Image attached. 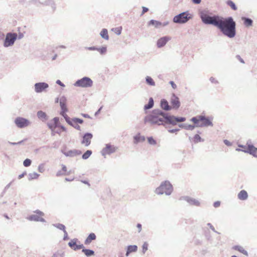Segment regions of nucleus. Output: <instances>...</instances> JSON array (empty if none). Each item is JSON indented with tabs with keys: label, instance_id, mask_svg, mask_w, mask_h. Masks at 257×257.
I'll return each instance as SVG.
<instances>
[{
	"label": "nucleus",
	"instance_id": "bf43d9fd",
	"mask_svg": "<svg viewBox=\"0 0 257 257\" xmlns=\"http://www.w3.org/2000/svg\"><path fill=\"white\" fill-rule=\"evenodd\" d=\"M142 9L143 10L141 14V16L143 15L145 13L149 11V9L145 7H143Z\"/></svg>",
	"mask_w": 257,
	"mask_h": 257
},
{
	"label": "nucleus",
	"instance_id": "6ab92c4d",
	"mask_svg": "<svg viewBox=\"0 0 257 257\" xmlns=\"http://www.w3.org/2000/svg\"><path fill=\"white\" fill-rule=\"evenodd\" d=\"M171 38L169 36H164L160 38L157 42V46L158 48H160L164 47L166 43L170 40Z\"/></svg>",
	"mask_w": 257,
	"mask_h": 257
},
{
	"label": "nucleus",
	"instance_id": "f704fd0d",
	"mask_svg": "<svg viewBox=\"0 0 257 257\" xmlns=\"http://www.w3.org/2000/svg\"><path fill=\"white\" fill-rule=\"evenodd\" d=\"M190 120L195 124V126L196 127H198L197 125L200 124V123H199V122L200 121V115L192 117Z\"/></svg>",
	"mask_w": 257,
	"mask_h": 257
},
{
	"label": "nucleus",
	"instance_id": "603ef678",
	"mask_svg": "<svg viewBox=\"0 0 257 257\" xmlns=\"http://www.w3.org/2000/svg\"><path fill=\"white\" fill-rule=\"evenodd\" d=\"M30 2L36 5L37 7H39L40 5H41L42 3V2L39 0H30Z\"/></svg>",
	"mask_w": 257,
	"mask_h": 257
},
{
	"label": "nucleus",
	"instance_id": "13d9d810",
	"mask_svg": "<svg viewBox=\"0 0 257 257\" xmlns=\"http://www.w3.org/2000/svg\"><path fill=\"white\" fill-rule=\"evenodd\" d=\"M210 81H211V82L213 83H215V84H218V81L217 80H216L214 77H211L209 79Z\"/></svg>",
	"mask_w": 257,
	"mask_h": 257
},
{
	"label": "nucleus",
	"instance_id": "dca6fc26",
	"mask_svg": "<svg viewBox=\"0 0 257 257\" xmlns=\"http://www.w3.org/2000/svg\"><path fill=\"white\" fill-rule=\"evenodd\" d=\"M78 241V239L74 238L71 239L68 242V245L70 247L73 249L74 250H77L80 249H82L84 248V245L82 244H77L76 242Z\"/></svg>",
	"mask_w": 257,
	"mask_h": 257
},
{
	"label": "nucleus",
	"instance_id": "8fccbe9b",
	"mask_svg": "<svg viewBox=\"0 0 257 257\" xmlns=\"http://www.w3.org/2000/svg\"><path fill=\"white\" fill-rule=\"evenodd\" d=\"M47 125L51 130H55L56 127H58V126L56 125V124L50 122L48 123Z\"/></svg>",
	"mask_w": 257,
	"mask_h": 257
},
{
	"label": "nucleus",
	"instance_id": "e2e57ef3",
	"mask_svg": "<svg viewBox=\"0 0 257 257\" xmlns=\"http://www.w3.org/2000/svg\"><path fill=\"white\" fill-rule=\"evenodd\" d=\"M236 58L242 64H244L245 62L244 61V60H243V59H242L241 58V57L240 56V55H237L236 56Z\"/></svg>",
	"mask_w": 257,
	"mask_h": 257
},
{
	"label": "nucleus",
	"instance_id": "9d476101",
	"mask_svg": "<svg viewBox=\"0 0 257 257\" xmlns=\"http://www.w3.org/2000/svg\"><path fill=\"white\" fill-rule=\"evenodd\" d=\"M186 119V118L185 117L176 116L169 113V120H169V124L174 126L177 125L179 122L185 121Z\"/></svg>",
	"mask_w": 257,
	"mask_h": 257
},
{
	"label": "nucleus",
	"instance_id": "0e129e2a",
	"mask_svg": "<svg viewBox=\"0 0 257 257\" xmlns=\"http://www.w3.org/2000/svg\"><path fill=\"white\" fill-rule=\"evenodd\" d=\"M71 126H73V127H74L75 129H76L77 130L80 131V126L78 124H74L73 123L72 125H71Z\"/></svg>",
	"mask_w": 257,
	"mask_h": 257
},
{
	"label": "nucleus",
	"instance_id": "338daca9",
	"mask_svg": "<svg viewBox=\"0 0 257 257\" xmlns=\"http://www.w3.org/2000/svg\"><path fill=\"white\" fill-rule=\"evenodd\" d=\"M24 35L22 33H19V34H17V39L20 40L24 37Z\"/></svg>",
	"mask_w": 257,
	"mask_h": 257
},
{
	"label": "nucleus",
	"instance_id": "58836bf2",
	"mask_svg": "<svg viewBox=\"0 0 257 257\" xmlns=\"http://www.w3.org/2000/svg\"><path fill=\"white\" fill-rule=\"evenodd\" d=\"M96 50L98 51L101 55H104L106 53L107 47L106 46H102L100 48H97Z\"/></svg>",
	"mask_w": 257,
	"mask_h": 257
},
{
	"label": "nucleus",
	"instance_id": "49530a36",
	"mask_svg": "<svg viewBox=\"0 0 257 257\" xmlns=\"http://www.w3.org/2000/svg\"><path fill=\"white\" fill-rule=\"evenodd\" d=\"M148 141L150 145H155L157 143L156 141L152 137H149L148 138Z\"/></svg>",
	"mask_w": 257,
	"mask_h": 257
},
{
	"label": "nucleus",
	"instance_id": "9b49d317",
	"mask_svg": "<svg viewBox=\"0 0 257 257\" xmlns=\"http://www.w3.org/2000/svg\"><path fill=\"white\" fill-rule=\"evenodd\" d=\"M49 87V85L46 82H38L34 85L35 91L36 93H41Z\"/></svg>",
	"mask_w": 257,
	"mask_h": 257
},
{
	"label": "nucleus",
	"instance_id": "412c9836",
	"mask_svg": "<svg viewBox=\"0 0 257 257\" xmlns=\"http://www.w3.org/2000/svg\"><path fill=\"white\" fill-rule=\"evenodd\" d=\"M160 107L163 111H168L172 109V106L169 104L168 101L165 99L161 100Z\"/></svg>",
	"mask_w": 257,
	"mask_h": 257
},
{
	"label": "nucleus",
	"instance_id": "b1692460",
	"mask_svg": "<svg viewBox=\"0 0 257 257\" xmlns=\"http://www.w3.org/2000/svg\"><path fill=\"white\" fill-rule=\"evenodd\" d=\"M241 19L243 21V25L246 27H249L252 26L253 21L250 18L245 17H242Z\"/></svg>",
	"mask_w": 257,
	"mask_h": 257
},
{
	"label": "nucleus",
	"instance_id": "c85d7f7f",
	"mask_svg": "<svg viewBox=\"0 0 257 257\" xmlns=\"http://www.w3.org/2000/svg\"><path fill=\"white\" fill-rule=\"evenodd\" d=\"M154 105V101L153 97H150L148 104H145L144 107L145 111L150 109L153 107Z\"/></svg>",
	"mask_w": 257,
	"mask_h": 257
},
{
	"label": "nucleus",
	"instance_id": "3c124183",
	"mask_svg": "<svg viewBox=\"0 0 257 257\" xmlns=\"http://www.w3.org/2000/svg\"><path fill=\"white\" fill-rule=\"evenodd\" d=\"M195 126L192 124H186L185 130L192 131L194 129Z\"/></svg>",
	"mask_w": 257,
	"mask_h": 257
},
{
	"label": "nucleus",
	"instance_id": "6e6552de",
	"mask_svg": "<svg viewBox=\"0 0 257 257\" xmlns=\"http://www.w3.org/2000/svg\"><path fill=\"white\" fill-rule=\"evenodd\" d=\"M248 144V143H247ZM236 151H241L245 153H248L252 155L253 157L257 158V148H255L253 145H247V147L245 149H240L239 148L236 149Z\"/></svg>",
	"mask_w": 257,
	"mask_h": 257
},
{
	"label": "nucleus",
	"instance_id": "aec40b11",
	"mask_svg": "<svg viewBox=\"0 0 257 257\" xmlns=\"http://www.w3.org/2000/svg\"><path fill=\"white\" fill-rule=\"evenodd\" d=\"M62 153L66 157H73L81 154L82 152L79 150H69L68 152L62 151Z\"/></svg>",
	"mask_w": 257,
	"mask_h": 257
},
{
	"label": "nucleus",
	"instance_id": "69168bd1",
	"mask_svg": "<svg viewBox=\"0 0 257 257\" xmlns=\"http://www.w3.org/2000/svg\"><path fill=\"white\" fill-rule=\"evenodd\" d=\"M169 83L171 85L172 87L174 89H176L177 88V85L176 84L174 83V81H170L169 82Z\"/></svg>",
	"mask_w": 257,
	"mask_h": 257
},
{
	"label": "nucleus",
	"instance_id": "ddd939ff",
	"mask_svg": "<svg viewBox=\"0 0 257 257\" xmlns=\"http://www.w3.org/2000/svg\"><path fill=\"white\" fill-rule=\"evenodd\" d=\"M200 120L201 122L197 125L199 127H206L208 126H213V123L210 119L205 115H200Z\"/></svg>",
	"mask_w": 257,
	"mask_h": 257
},
{
	"label": "nucleus",
	"instance_id": "473e14b6",
	"mask_svg": "<svg viewBox=\"0 0 257 257\" xmlns=\"http://www.w3.org/2000/svg\"><path fill=\"white\" fill-rule=\"evenodd\" d=\"M100 36L106 40L109 39V36L108 35V31L106 29H103L100 33Z\"/></svg>",
	"mask_w": 257,
	"mask_h": 257
},
{
	"label": "nucleus",
	"instance_id": "7ed1b4c3",
	"mask_svg": "<svg viewBox=\"0 0 257 257\" xmlns=\"http://www.w3.org/2000/svg\"><path fill=\"white\" fill-rule=\"evenodd\" d=\"M173 190V187L170 182L168 181L162 182L160 186L157 187L155 192L158 195H163L165 194L166 195H170Z\"/></svg>",
	"mask_w": 257,
	"mask_h": 257
},
{
	"label": "nucleus",
	"instance_id": "4468645a",
	"mask_svg": "<svg viewBox=\"0 0 257 257\" xmlns=\"http://www.w3.org/2000/svg\"><path fill=\"white\" fill-rule=\"evenodd\" d=\"M93 135L90 133H85L82 137L81 144H84L85 146L88 147L91 143V140L92 139Z\"/></svg>",
	"mask_w": 257,
	"mask_h": 257
},
{
	"label": "nucleus",
	"instance_id": "2f4dec72",
	"mask_svg": "<svg viewBox=\"0 0 257 257\" xmlns=\"http://www.w3.org/2000/svg\"><path fill=\"white\" fill-rule=\"evenodd\" d=\"M233 248L236 250L239 251L243 254L247 256L248 253L246 250L243 249V248L240 245H235L233 247Z\"/></svg>",
	"mask_w": 257,
	"mask_h": 257
},
{
	"label": "nucleus",
	"instance_id": "bb28decb",
	"mask_svg": "<svg viewBox=\"0 0 257 257\" xmlns=\"http://www.w3.org/2000/svg\"><path fill=\"white\" fill-rule=\"evenodd\" d=\"M145 141V137L144 136H141L140 133L136 135L134 137V143L137 144L140 142H143Z\"/></svg>",
	"mask_w": 257,
	"mask_h": 257
},
{
	"label": "nucleus",
	"instance_id": "20e7f679",
	"mask_svg": "<svg viewBox=\"0 0 257 257\" xmlns=\"http://www.w3.org/2000/svg\"><path fill=\"white\" fill-rule=\"evenodd\" d=\"M193 18V15L189 11H185L176 15L173 19V22L176 24L186 23Z\"/></svg>",
	"mask_w": 257,
	"mask_h": 257
},
{
	"label": "nucleus",
	"instance_id": "f8f14e48",
	"mask_svg": "<svg viewBox=\"0 0 257 257\" xmlns=\"http://www.w3.org/2000/svg\"><path fill=\"white\" fill-rule=\"evenodd\" d=\"M179 200H184L190 205L199 206L200 205V203L198 200L188 196H182L180 198Z\"/></svg>",
	"mask_w": 257,
	"mask_h": 257
},
{
	"label": "nucleus",
	"instance_id": "2eb2a0df",
	"mask_svg": "<svg viewBox=\"0 0 257 257\" xmlns=\"http://www.w3.org/2000/svg\"><path fill=\"white\" fill-rule=\"evenodd\" d=\"M67 98L65 96H62L60 98V105L61 107L60 114L66 113L68 111L66 106Z\"/></svg>",
	"mask_w": 257,
	"mask_h": 257
},
{
	"label": "nucleus",
	"instance_id": "680f3d73",
	"mask_svg": "<svg viewBox=\"0 0 257 257\" xmlns=\"http://www.w3.org/2000/svg\"><path fill=\"white\" fill-rule=\"evenodd\" d=\"M64 232V237H63V239L64 240H67L68 239V233L67 232V231H66V230L65 231H63Z\"/></svg>",
	"mask_w": 257,
	"mask_h": 257
},
{
	"label": "nucleus",
	"instance_id": "a19ab883",
	"mask_svg": "<svg viewBox=\"0 0 257 257\" xmlns=\"http://www.w3.org/2000/svg\"><path fill=\"white\" fill-rule=\"evenodd\" d=\"M53 225L56 227L57 228L63 230V231L65 230V226L64 225L61 223H56L53 224Z\"/></svg>",
	"mask_w": 257,
	"mask_h": 257
},
{
	"label": "nucleus",
	"instance_id": "c03bdc74",
	"mask_svg": "<svg viewBox=\"0 0 257 257\" xmlns=\"http://www.w3.org/2000/svg\"><path fill=\"white\" fill-rule=\"evenodd\" d=\"M32 161L29 159H25L23 162V165L25 167H29L31 165Z\"/></svg>",
	"mask_w": 257,
	"mask_h": 257
},
{
	"label": "nucleus",
	"instance_id": "052dcab7",
	"mask_svg": "<svg viewBox=\"0 0 257 257\" xmlns=\"http://www.w3.org/2000/svg\"><path fill=\"white\" fill-rule=\"evenodd\" d=\"M220 205V202L219 201H215L213 203V206L215 208L218 207Z\"/></svg>",
	"mask_w": 257,
	"mask_h": 257
},
{
	"label": "nucleus",
	"instance_id": "864d4df0",
	"mask_svg": "<svg viewBox=\"0 0 257 257\" xmlns=\"http://www.w3.org/2000/svg\"><path fill=\"white\" fill-rule=\"evenodd\" d=\"M53 120L54 121V124H56V125H57L58 126L60 124L59 123V118L58 117H55Z\"/></svg>",
	"mask_w": 257,
	"mask_h": 257
},
{
	"label": "nucleus",
	"instance_id": "a18cd8bd",
	"mask_svg": "<svg viewBox=\"0 0 257 257\" xmlns=\"http://www.w3.org/2000/svg\"><path fill=\"white\" fill-rule=\"evenodd\" d=\"M121 27H118L115 28H113L112 30L117 35H120L121 33Z\"/></svg>",
	"mask_w": 257,
	"mask_h": 257
},
{
	"label": "nucleus",
	"instance_id": "39448f33",
	"mask_svg": "<svg viewBox=\"0 0 257 257\" xmlns=\"http://www.w3.org/2000/svg\"><path fill=\"white\" fill-rule=\"evenodd\" d=\"M17 39V34L16 33L9 32L7 33L4 40L3 45L5 47L8 48L14 45Z\"/></svg>",
	"mask_w": 257,
	"mask_h": 257
},
{
	"label": "nucleus",
	"instance_id": "a211bd4d",
	"mask_svg": "<svg viewBox=\"0 0 257 257\" xmlns=\"http://www.w3.org/2000/svg\"><path fill=\"white\" fill-rule=\"evenodd\" d=\"M171 103L172 108L178 109L180 106V102L179 98L175 94H173L171 98Z\"/></svg>",
	"mask_w": 257,
	"mask_h": 257
},
{
	"label": "nucleus",
	"instance_id": "09e8293b",
	"mask_svg": "<svg viewBox=\"0 0 257 257\" xmlns=\"http://www.w3.org/2000/svg\"><path fill=\"white\" fill-rule=\"evenodd\" d=\"M44 164H41L39 165L38 170L39 172L43 173L45 171V167H44Z\"/></svg>",
	"mask_w": 257,
	"mask_h": 257
},
{
	"label": "nucleus",
	"instance_id": "1a4fd4ad",
	"mask_svg": "<svg viewBox=\"0 0 257 257\" xmlns=\"http://www.w3.org/2000/svg\"><path fill=\"white\" fill-rule=\"evenodd\" d=\"M117 148L110 144H107L105 147L101 150V154L102 156L105 157L106 155H110L115 152Z\"/></svg>",
	"mask_w": 257,
	"mask_h": 257
},
{
	"label": "nucleus",
	"instance_id": "393cba45",
	"mask_svg": "<svg viewBox=\"0 0 257 257\" xmlns=\"http://www.w3.org/2000/svg\"><path fill=\"white\" fill-rule=\"evenodd\" d=\"M138 250V246L136 245H130L127 246L125 255L128 256L132 252H136Z\"/></svg>",
	"mask_w": 257,
	"mask_h": 257
},
{
	"label": "nucleus",
	"instance_id": "7c9ffc66",
	"mask_svg": "<svg viewBox=\"0 0 257 257\" xmlns=\"http://www.w3.org/2000/svg\"><path fill=\"white\" fill-rule=\"evenodd\" d=\"M162 23L154 20H150L148 23L149 26H154L155 28H158L161 26Z\"/></svg>",
	"mask_w": 257,
	"mask_h": 257
},
{
	"label": "nucleus",
	"instance_id": "37998d69",
	"mask_svg": "<svg viewBox=\"0 0 257 257\" xmlns=\"http://www.w3.org/2000/svg\"><path fill=\"white\" fill-rule=\"evenodd\" d=\"M72 121L74 123H75L82 124L83 122V120L82 119L77 118V117L73 118Z\"/></svg>",
	"mask_w": 257,
	"mask_h": 257
},
{
	"label": "nucleus",
	"instance_id": "4be33fe9",
	"mask_svg": "<svg viewBox=\"0 0 257 257\" xmlns=\"http://www.w3.org/2000/svg\"><path fill=\"white\" fill-rule=\"evenodd\" d=\"M41 5L44 6H50L53 12L56 9V5L55 0H46L42 2Z\"/></svg>",
	"mask_w": 257,
	"mask_h": 257
},
{
	"label": "nucleus",
	"instance_id": "c756f323",
	"mask_svg": "<svg viewBox=\"0 0 257 257\" xmlns=\"http://www.w3.org/2000/svg\"><path fill=\"white\" fill-rule=\"evenodd\" d=\"M82 252L84 253V254L87 257H90L91 256H93L95 254L94 251L90 249L85 248L84 247L82 249Z\"/></svg>",
	"mask_w": 257,
	"mask_h": 257
},
{
	"label": "nucleus",
	"instance_id": "f3484780",
	"mask_svg": "<svg viewBox=\"0 0 257 257\" xmlns=\"http://www.w3.org/2000/svg\"><path fill=\"white\" fill-rule=\"evenodd\" d=\"M34 212L36 213L37 214H32L30 215L29 217H27V219L29 220L39 221V219L40 217L39 216L44 215V213L39 210H36L34 211Z\"/></svg>",
	"mask_w": 257,
	"mask_h": 257
},
{
	"label": "nucleus",
	"instance_id": "f257e3e1",
	"mask_svg": "<svg viewBox=\"0 0 257 257\" xmlns=\"http://www.w3.org/2000/svg\"><path fill=\"white\" fill-rule=\"evenodd\" d=\"M198 14L204 24L216 27L224 36L229 38L235 36L236 24L232 17L224 18L213 14L207 8L199 10Z\"/></svg>",
	"mask_w": 257,
	"mask_h": 257
},
{
	"label": "nucleus",
	"instance_id": "72a5a7b5",
	"mask_svg": "<svg viewBox=\"0 0 257 257\" xmlns=\"http://www.w3.org/2000/svg\"><path fill=\"white\" fill-rule=\"evenodd\" d=\"M146 82L147 84L150 86H155V82L153 79L149 76H147L146 77Z\"/></svg>",
	"mask_w": 257,
	"mask_h": 257
},
{
	"label": "nucleus",
	"instance_id": "4c0bfd02",
	"mask_svg": "<svg viewBox=\"0 0 257 257\" xmlns=\"http://www.w3.org/2000/svg\"><path fill=\"white\" fill-rule=\"evenodd\" d=\"M91 150H87L82 156V158L84 160L87 159L92 154Z\"/></svg>",
	"mask_w": 257,
	"mask_h": 257
},
{
	"label": "nucleus",
	"instance_id": "de8ad7c7",
	"mask_svg": "<svg viewBox=\"0 0 257 257\" xmlns=\"http://www.w3.org/2000/svg\"><path fill=\"white\" fill-rule=\"evenodd\" d=\"M148 243L147 242H145L142 246V252L144 254L146 251L148 250Z\"/></svg>",
	"mask_w": 257,
	"mask_h": 257
},
{
	"label": "nucleus",
	"instance_id": "6e6d98bb",
	"mask_svg": "<svg viewBox=\"0 0 257 257\" xmlns=\"http://www.w3.org/2000/svg\"><path fill=\"white\" fill-rule=\"evenodd\" d=\"M85 49L88 50L90 51H95L97 49V47H96L95 46L87 47H85Z\"/></svg>",
	"mask_w": 257,
	"mask_h": 257
},
{
	"label": "nucleus",
	"instance_id": "a878e982",
	"mask_svg": "<svg viewBox=\"0 0 257 257\" xmlns=\"http://www.w3.org/2000/svg\"><path fill=\"white\" fill-rule=\"evenodd\" d=\"M237 197L240 200H245L248 198V194L245 190H242L238 193Z\"/></svg>",
	"mask_w": 257,
	"mask_h": 257
},
{
	"label": "nucleus",
	"instance_id": "cd10ccee",
	"mask_svg": "<svg viewBox=\"0 0 257 257\" xmlns=\"http://www.w3.org/2000/svg\"><path fill=\"white\" fill-rule=\"evenodd\" d=\"M96 236L95 233H90L84 241L85 244H89L92 240L96 239Z\"/></svg>",
	"mask_w": 257,
	"mask_h": 257
},
{
	"label": "nucleus",
	"instance_id": "4d7b16f0",
	"mask_svg": "<svg viewBox=\"0 0 257 257\" xmlns=\"http://www.w3.org/2000/svg\"><path fill=\"white\" fill-rule=\"evenodd\" d=\"M180 131L179 128H175V129H171L169 130L168 132L170 133H176L177 132H179Z\"/></svg>",
	"mask_w": 257,
	"mask_h": 257
},
{
	"label": "nucleus",
	"instance_id": "5fc2aeb1",
	"mask_svg": "<svg viewBox=\"0 0 257 257\" xmlns=\"http://www.w3.org/2000/svg\"><path fill=\"white\" fill-rule=\"evenodd\" d=\"M207 226H208L210 227V229H211L213 231H214V232H216V233H218V234H219V232H218L217 231H216V230H215V228L214 227V226H213L211 223H208L207 224Z\"/></svg>",
	"mask_w": 257,
	"mask_h": 257
},
{
	"label": "nucleus",
	"instance_id": "79ce46f5",
	"mask_svg": "<svg viewBox=\"0 0 257 257\" xmlns=\"http://www.w3.org/2000/svg\"><path fill=\"white\" fill-rule=\"evenodd\" d=\"M203 141L204 140H202L200 136L198 134L195 135L194 137V142L195 143L203 142Z\"/></svg>",
	"mask_w": 257,
	"mask_h": 257
},
{
	"label": "nucleus",
	"instance_id": "0eeeda50",
	"mask_svg": "<svg viewBox=\"0 0 257 257\" xmlns=\"http://www.w3.org/2000/svg\"><path fill=\"white\" fill-rule=\"evenodd\" d=\"M14 122L16 126L20 128L26 127L31 124L28 119L20 116L16 117Z\"/></svg>",
	"mask_w": 257,
	"mask_h": 257
},
{
	"label": "nucleus",
	"instance_id": "c9c22d12",
	"mask_svg": "<svg viewBox=\"0 0 257 257\" xmlns=\"http://www.w3.org/2000/svg\"><path fill=\"white\" fill-rule=\"evenodd\" d=\"M39 176L40 175L36 172L29 173L28 175V179L29 181H31L33 179H36L39 177Z\"/></svg>",
	"mask_w": 257,
	"mask_h": 257
},
{
	"label": "nucleus",
	"instance_id": "ea45409f",
	"mask_svg": "<svg viewBox=\"0 0 257 257\" xmlns=\"http://www.w3.org/2000/svg\"><path fill=\"white\" fill-rule=\"evenodd\" d=\"M61 115L64 118L66 121L70 125H72L73 123L72 120H71L70 117L66 114H62Z\"/></svg>",
	"mask_w": 257,
	"mask_h": 257
},
{
	"label": "nucleus",
	"instance_id": "774afa93",
	"mask_svg": "<svg viewBox=\"0 0 257 257\" xmlns=\"http://www.w3.org/2000/svg\"><path fill=\"white\" fill-rule=\"evenodd\" d=\"M56 83L62 87H65V85L60 80H57Z\"/></svg>",
	"mask_w": 257,
	"mask_h": 257
},
{
	"label": "nucleus",
	"instance_id": "f03ea898",
	"mask_svg": "<svg viewBox=\"0 0 257 257\" xmlns=\"http://www.w3.org/2000/svg\"><path fill=\"white\" fill-rule=\"evenodd\" d=\"M169 113L157 108L152 110L144 118L145 124L150 126L163 125L166 128L169 124Z\"/></svg>",
	"mask_w": 257,
	"mask_h": 257
},
{
	"label": "nucleus",
	"instance_id": "5701e85b",
	"mask_svg": "<svg viewBox=\"0 0 257 257\" xmlns=\"http://www.w3.org/2000/svg\"><path fill=\"white\" fill-rule=\"evenodd\" d=\"M37 115L38 118L43 122L46 121L48 119L47 114L42 110L38 111L37 113Z\"/></svg>",
	"mask_w": 257,
	"mask_h": 257
},
{
	"label": "nucleus",
	"instance_id": "423d86ee",
	"mask_svg": "<svg viewBox=\"0 0 257 257\" xmlns=\"http://www.w3.org/2000/svg\"><path fill=\"white\" fill-rule=\"evenodd\" d=\"M74 85L82 88L91 87L93 85V81L89 77L85 76L80 79H78L74 83Z\"/></svg>",
	"mask_w": 257,
	"mask_h": 257
},
{
	"label": "nucleus",
	"instance_id": "e433bc0d",
	"mask_svg": "<svg viewBox=\"0 0 257 257\" xmlns=\"http://www.w3.org/2000/svg\"><path fill=\"white\" fill-rule=\"evenodd\" d=\"M226 4L234 11H236L237 9L235 3L231 0H228L226 2Z\"/></svg>",
	"mask_w": 257,
	"mask_h": 257
}]
</instances>
